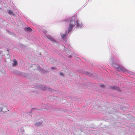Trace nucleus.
Instances as JSON below:
<instances>
[{"label":"nucleus","mask_w":135,"mask_h":135,"mask_svg":"<svg viewBox=\"0 0 135 135\" xmlns=\"http://www.w3.org/2000/svg\"><path fill=\"white\" fill-rule=\"evenodd\" d=\"M86 74L88 76L91 77L92 76L91 74L89 72H86Z\"/></svg>","instance_id":"obj_9"},{"label":"nucleus","mask_w":135,"mask_h":135,"mask_svg":"<svg viewBox=\"0 0 135 135\" xmlns=\"http://www.w3.org/2000/svg\"><path fill=\"white\" fill-rule=\"evenodd\" d=\"M67 34L65 33V34H62L61 35V38L63 39H65L66 38V36L67 35Z\"/></svg>","instance_id":"obj_6"},{"label":"nucleus","mask_w":135,"mask_h":135,"mask_svg":"<svg viewBox=\"0 0 135 135\" xmlns=\"http://www.w3.org/2000/svg\"><path fill=\"white\" fill-rule=\"evenodd\" d=\"M60 75H63L62 74V73H60Z\"/></svg>","instance_id":"obj_14"},{"label":"nucleus","mask_w":135,"mask_h":135,"mask_svg":"<svg viewBox=\"0 0 135 135\" xmlns=\"http://www.w3.org/2000/svg\"><path fill=\"white\" fill-rule=\"evenodd\" d=\"M76 24L77 25H76V26L78 27L79 26L78 25V22L77 21L76 22Z\"/></svg>","instance_id":"obj_12"},{"label":"nucleus","mask_w":135,"mask_h":135,"mask_svg":"<svg viewBox=\"0 0 135 135\" xmlns=\"http://www.w3.org/2000/svg\"><path fill=\"white\" fill-rule=\"evenodd\" d=\"M70 21L69 24V27L68 30V33H69L74 26L75 19L74 17H72L70 19Z\"/></svg>","instance_id":"obj_1"},{"label":"nucleus","mask_w":135,"mask_h":135,"mask_svg":"<svg viewBox=\"0 0 135 135\" xmlns=\"http://www.w3.org/2000/svg\"><path fill=\"white\" fill-rule=\"evenodd\" d=\"M48 38L49 40L50 41H54V39H53L52 38L50 37H48Z\"/></svg>","instance_id":"obj_10"},{"label":"nucleus","mask_w":135,"mask_h":135,"mask_svg":"<svg viewBox=\"0 0 135 135\" xmlns=\"http://www.w3.org/2000/svg\"><path fill=\"white\" fill-rule=\"evenodd\" d=\"M35 125H38V123H36L35 124Z\"/></svg>","instance_id":"obj_13"},{"label":"nucleus","mask_w":135,"mask_h":135,"mask_svg":"<svg viewBox=\"0 0 135 135\" xmlns=\"http://www.w3.org/2000/svg\"><path fill=\"white\" fill-rule=\"evenodd\" d=\"M1 111L3 112H6L7 110V108L4 105H2L1 107Z\"/></svg>","instance_id":"obj_3"},{"label":"nucleus","mask_w":135,"mask_h":135,"mask_svg":"<svg viewBox=\"0 0 135 135\" xmlns=\"http://www.w3.org/2000/svg\"><path fill=\"white\" fill-rule=\"evenodd\" d=\"M112 66L117 71L123 72H125L126 71V70L123 67L120 66L115 63L113 64Z\"/></svg>","instance_id":"obj_2"},{"label":"nucleus","mask_w":135,"mask_h":135,"mask_svg":"<svg viewBox=\"0 0 135 135\" xmlns=\"http://www.w3.org/2000/svg\"><path fill=\"white\" fill-rule=\"evenodd\" d=\"M51 69H54V67H52Z\"/></svg>","instance_id":"obj_15"},{"label":"nucleus","mask_w":135,"mask_h":135,"mask_svg":"<svg viewBox=\"0 0 135 135\" xmlns=\"http://www.w3.org/2000/svg\"><path fill=\"white\" fill-rule=\"evenodd\" d=\"M25 30L30 32L32 31V30L30 27H27L25 28Z\"/></svg>","instance_id":"obj_7"},{"label":"nucleus","mask_w":135,"mask_h":135,"mask_svg":"<svg viewBox=\"0 0 135 135\" xmlns=\"http://www.w3.org/2000/svg\"><path fill=\"white\" fill-rule=\"evenodd\" d=\"M100 86L102 87L103 88L104 87V86L103 84H102L100 85Z\"/></svg>","instance_id":"obj_11"},{"label":"nucleus","mask_w":135,"mask_h":135,"mask_svg":"<svg viewBox=\"0 0 135 135\" xmlns=\"http://www.w3.org/2000/svg\"><path fill=\"white\" fill-rule=\"evenodd\" d=\"M8 13L10 15H14V14L10 10H9L8 11Z\"/></svg>","instance_id":"obj_8"},{"label":"nucleus","mask_w":135,"mask_h":135,"mask_svg":"<svg viewBox=\"0 0 135 135\" xmlns=\"http://www.w3.org/2000/svg\"><path fill=\"white\" fill-rule=\"evenodd\" d=\"M110 88L111 89L116 90L118 91H120L119 89L117 87L115 86L111 87H110Z\"/></svg>","instance_id":"obj_4"},{"label":"nucleus","mask_w":135,"mask_h":135,"mask_svg":"<svg viewBox=\"0 0 135 135\" xmlns=\"http://www.w3.org/2000/svg\"><path fill=\"white\" fill-rule=\"evenodd\" d=\"M13 66H16L17 65V62L16 59L13 60Z\"/></svg>","instance_id":"obj_5"}]
</instances>
